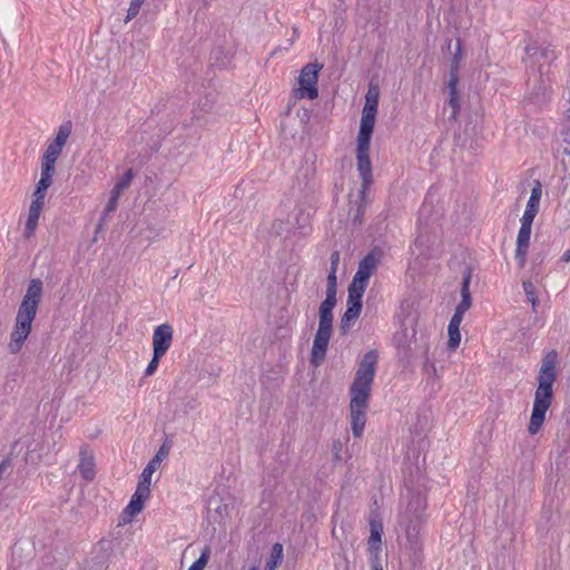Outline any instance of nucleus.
Segmentation results:
<instances>
[{
	"instance_id": "nucleus-48",
	"label": "nucleus",
	"mask_w": 570,
	"mask_h": 570,
	"mask_svg": "<svg viewBox=\"0 0 570 570\" xmlns=\"http://www.w3.org/2000/svg\"><path fill=\"white\" fill-rule=\"evenodd\" d=\"M364 214V206L363 205H358L357 207V213L356 215L354 216V222H360L362 220V215Z\"/></svg>"
},
{
	"instance_id": "nucleus-15",
	"label": "nucleus",
	"mask_w": 570,
	"mask_h": 570,
	"mask_svg": "<svg viewBox=\"0 0 570 570\" xmlns=\"http://www.w3.org/2000/svg\"><path fill=\"white\" fill-rule=\"evenodd\" d=\"M169 445L166 443H163V445L159 448L156 455L148 462V464L142 470L139 480L150 484L151 483V475L155 473V471L159 468L161 461L168 456L169 454Z\"/></svg>"
},
{
	"instance_id": "nucleus-52",
	"label": "nucleus",
	"mask_w": 570,
	"mask_h": 570,
	"mask_svg": "<svg viewBox=\"0 0 570 570\" xmlns=\"http://www.w3.org/2000/svg\"><path fill=\"white\" fill-rule=\"evenodd\" d=\"M343 570H350V562L345 559L344 560V568Z\"/></svg>"
},
{
	"instance_id": "nucleus-25",
	"label": "nucleus",
	"mask_w": 570,
	"mask_h": 570,
	"mask_svg": "<svg viewBox=\"0 0 570 570\" xmlns=\"http://www.w3.org/2000/svg\"><path fill=\"white\" fill-rule=\"evenodd\" d=\"M370 551V563L371 568L376 567H383V554H382V547H368Z\"/></svg>"
},
{
	"instance_id": "nucleus-4",
	"label": "nucleus",
	"mask_w": 570,
	"mask_h": 570,
	"mask_svg": "<svg viewBox=\"0 0 570 570\" xmlns=\"http://www.w3.org/2000/svg\"><path fill=\"white\" fill-rule=\"evenodd\" d=\"M375 119L370 116H362L360 130L356 139V166L362 185L360 196L362 200L373 183L372 163L370 158L371 138L374 130Z\"/></svg>"
},
{
	"instance_id": "nucleus-8",
	"label": "nucleus",
	"mask_w": 570,
	"mask_h": 570,
	"mask_svg": "<svg viewBox=\"0 0 570 570\" xmlns=\"http://www.w3.org/2000/svg\"><path fill=\"white\" fill-rule=\"evenodd\" d=\"M381 261V253L379 250H371L358 263L357 271L353 276L354 282L368 285V281L373 273L376 271Z\"/></svg>"
},
{
	"instance_id": "nucleus-22",
	"label": "nucleus",
	"mask_w": 570,
	"mask_h": 570,
	"mask_svg": "<svg viewBox=\"0 0 570 570\" xmlns=\"http://www.w3.org/2000/svg\"><path fill=\"white\" fill-rule=\"evenodd\" d=\"M540 203L528 200L525 210L521 217V223L531 224L533 223L538 212Z\"/></svg>"
},
{
	"instance_id": "nucleus-30",
	"label": "nucleus",
	"mask_w": 570,
	"mask_h": 570,
	"mask_svg": "<svg viewBox=\"0 0 570 570\" xmlns=\"http://www.w3.org/2000/svg\"><path fill=\"white\" fill-rule=\"evenodd\" d=\"M55 165H56V161H53V160L49 161V160L42 158L41 175L52 179V176L55 174Z\"/></svg>"
},
{
	"instance_id": "nucleus-35",
	"label": "nucleus",
	"mask_w": 570,
	"mask_h": 570,
	"mask_svg": "<svg viewBox=\"0 0 570 570\" xmlns=\"http://www.w3.org/2000/svg\"><path fill=\"white\" fill-rule=\"evenodd\" d=\"M45 197L46 196L33 194L29 209L32 212H39L41 214V210L45 206Z\"/></svg>"
},
{
	"instance_id": "nucleus-16",
	"label": "nucleus",
	"mask_w": 570,
	"mask_h": 570,
	"mask_svg": "<svg viewBox=\"0 0 570 570\" xmlns=\"http://www.w3.org/2000/svg\"><path fill=\"white\" fill-rule=\"evenodd\" d=\"M109 548L106 547L104 541H100L94 551L90 559L86 560V567L88 570H102L106 569L109 561Z\"/></svg>"
},
{
	"instance_id": "nucleus-7",
	"label": "nucleus",
	"mask_w": 570,
	"mask_h": 570,
	"mask_svg": "<svg viewBox=\"0 0 570 570\" xmlns=\"http://www.w3.org/2000/svg\"><path fill=\"white\" fill-rule=\"evenodd\" d=\"M322 66L318 63H307L303 67L301 76L298 78L301 88V97H307L308 99H315L318 96L317 79L318 71Z\"/></svg>"
},
{
	"instance_id": "nucleus-39",
	"label": "nucleus",
	"mask_w": 570,
	"mask_h": 570,
	"mask_svg": "<svg viewBox=\"0 0 570 570\" xmlns=\"http://www.w3.org/2000/svg\"><path fill=\"white\" fill-rule=\"evenodd\" d=\"M342 450H343L342 442L340 440L333 441L332 452H333V459H334L335 462L341 461V459H342V456H341Z\"/></svg>"
},
{
	"instance_id": "nucleus-10",
	"label": "nucleus",
	"mask_w": 570,
	"mask_h": 570,
	"mask_svg": "<svg viewBox=\"0 0 570 570\" xmlns=\"http://www.w3.org/2000/svg\"><path fill=\"white\" fill-rule=\"evenodd\" d=\"M173 327L168 323L161 324L153 333V351L165 355L173 342Z\"/></svg>"
},
{
	"instance_id": "nucleus-14",
	"label": "nucleus",
	"mask_w": 570,
	"mask_h": 570,
	"mask_svg": "<svg viewBox=\"0 0 570 570\" xmlns=\"http://www.w3.org/2000/svg\"><path fill=\"white\" fill-rule=\"evenodd\" d=\"M78 471L86 481H91L96 476L95 456L87 445L80 448Z\"/></svg>"
},
{
	"instance_id": "nucleus-9",
	"label": "nucleus",
	"mask_w": 570,
	"mask_h": 570,
	"mask_svg": "<svg viewBox=\"0 0 570 570\" xmlns=\"http://www.w3.org/2000/svg\"><path fill=\"white\" fill-rule=\"evenodd\" d=\"M72 125L70 121H66L61 124L58 128L56 138L52 142H50L46 151L42 156L43 159L57 161L58 157L62 153V148L66 145L70 134H71Z\"/></svg>"
},
{
	"instance_id": "nucleus-20",
	"label": "nucleus",
	"mask_w": 570,
	"mask_h": 570,
	"mask_svg": "<svg viewBox=\"0 0 570 570\" xmlns=\"http://www.w3.org/2000/svg\"><path fill=\"white\" fill-rule=\"evenodd\" d=\"M456 87L458 83L452 85L451 80L448 81V88L450 89L449 105L452 107V112L449 117L451 120H456L460 109L459 92Z\"/></svg>"
},
{
	"instance_id": "nucleus-44",
	"label": "nucleus",
	"mask_w": 570,
	"mask_h": 570,
	"mask_svg": "<svg viewBox=\"0 0 570 570\" xmlns=\"http://www.w3.org/2000/svg\"><path fill=\"white\" fill-rule=\"evenodd\" d=\"M198 107L205 112H209L214 107V101L209 97H205L204 101H199Z\"/></svg>"
},
{
	"instance_id": "nucleus-3",
	"label": "nucleus",
	"mask_w": 570,
	"mask_h": 570,
	"mask_svg": "<svg viewBox=\"0 0 570 570\" xmlns=\"http://www.w3.org/2000/svg\"><path fill=\"white\" fill-rule=\"evenodd\" d=\"M42 295V281L40 278L31 279L19 305L14 326L10 334V342L8 344V348L12 354H17L18 352H20L24 341L30 334L31 325L36 318Z\"/></svg>"
},
{
	"instance_id": "nucleus-34",
	"label": "nucleus",
	"mask_w": 570,
	"mask_h": 570,
	"mask_svg": "<svg viewBox=\"0 0 570 570\" xmlns=\"http://www.w3.org/2000/svg\"><path fill=\"white\" fill-rule=\"evenodd\" d=\"M379 88L371 85L365 96V104L379 105Z\"/></svg>"
},
{
	"instance_id": "nucleus-13",
	"label": "nucleus",
	"mask_w": 570,
	"mask_h": 570,
	"mask_svg": "<svg viewBox=\"0 0 570 570\" xmlns=\"http://www.w3.org/2000/svg\"><path fill=\"white\" fill-rule=\"evenodd\" d=\"M462 41L461 38H455V42L452 40L448 41L446 49L452 55L451 65H450V75L449 80L451 83H459V69L462 61Z\"/></svg>"
},
{
	"instance_id": "nucleus-5",
	"label": "nucleus",
	"mask_w": 570,
	"mask_h": 570,
	"mask_svg": "<svg viewBox=\"0 0 570 570\" xmlns=\"http://www.w3.org/2000/svg\"><path fill=\"white\" fill-rule=\"evenodd\" d=\"M425 503L420 499H412L405 510L399 515V525L404 531L406 541L411 549L421 551L422 529L424 524Z\"/></svg>"
},
{
	"instance_id": "nucleus-27",
	"label": "nucleus",
	"mask_w": 570,
	"mask_h": 570,
	"mask_svg": "<svg viewBox=\"0 0 570 570\" xmlns=\"http://www.w3.org/2000/svg\"><path fill=\"white\" fill-rule=\"evenodd\" d=\"M209 559V550L206 548L199 558L188 568V570H204Z\"/></svg>"
},
{
	"instance_id": "nucleus-29",
	"label": "nucleus",
	"mask_w": 570,
	"mask_h": 570,
	"mask_svg": "<svg viewBox=\"0 0 570 570\" xmlns=\"http://www.w3.org/2000/svg\"><path fill=\"white\" fill-rule=\"evenodd\" d=\"M51 184L52 179L41 175L33 194L46 196V190L51 186Z\"/></svg>"
},
{
	"instance_id": "nucleus-12",
	"label": "nucleus",
	"mask_w": 570,
	"mask_h": 570,
	"mask_svg": "<svg viewBox=\"0 0 570 570\" xmlns=\"http://www.w3.org/2000/svg\"><path fill=\"white\" fill-rule=\"evenodd\" d=\"M150 494V484L138 481L135 493L132 494L128 505L125 508V513L130 517L138 514L145 505L146 500Z\"/></svg>"
},
{
	"instance_id": "nucleus-2",
	"label": "nucleus",
	"mask_w": 570,
	"mask_h": 570,
	"mask_svg": "<svg viewBox=\"0 0 570 570\" xmlns=\"http://www.w3.org/2000/svg\"><path fill=\"white\" fill-rule=\"evenodd\" d=\"M558 353L549 351L541 361V366L537 377L538 386L534 392V401L528 432L535 435L542 428L546 414L553 400V383L557 380Z\"/></svg>"
},
{
	"instance_id": "nucleus-41",
	"label": "nucleus",
	"mask_w": 570,
	"mask_h": 570,
	"mask_svg": "<svg viewBox=\"0 0 570 570\" xmlns=\"http://www.w3.org/2000/svg\"><path fill=\"white\" fill-rule=\"evenodd\" d=\"M377 106L379 105L365 104L362 110V116H370L376 118Z\"/></svg>"
},
{
	"instance_id": "nucleus-50",
	"label": "nucleus",
	"mask_w": 570,
	"mask_h": 570,
	"mask_svg": "<svg viewBox=\"0 0 570 570\" xmlns=\"http://www.w3.org/2000/svg\"><path fill=\"white\" fill-rule=\"evenodd\" d=\"M560 261H561V262H563V263H569V262H570V249H567V250L562 254V256H561Z\"/></svg>"
},
{
	"instance_id": "nucleus-49",
	"label": "nucleus",
	"mask_w": 570,
	"mask_h": 570,
	"mask_svg": "<svg viewBox=\"0 0 570 570\" xmlns=\"http://www.w3.org/2000/svg\"><path fill=\"white\" fill-rule=\"evenodd\" d=\"M121 195H122V193L120 190H118L116 187H112V189L110 190V197L109 198L119 200Z\"/></svg>"
},
{
	"instance_id": "nucleus-28",
	"label": "nucleus",
	"mask_w": 570,
	"mask_h": 570,
	"mask_svg": "<svg viewBox=\"0 0 570 570\" xmlns=\"http://www.w3.org/2000/svg\"><path fill=\"white\" fill-rule=\"evenodd\" d=\"M522 286L527 298L531 302L532 306L535 307L538 299L535 297V288L533 283L530 281H524Z\"/></svg>"
},
{
	"instance_id": "nucleus-40",
	"label": "nucleus",
	"mask_w": 570,
	"mask_h": 570,
	"mask_svg": "<svg viewBox=\"0 0 570 570\" xmlns=\"http://www.w3.org/2000/svg\"><path fill=\"white\" fill-rule=\"evenodd\" d=\"M541 195H542L541 184L539 181H537L535 185L531 189V195H530L529 200L540 203Z\"/></svg>"
},
{
	"instance_id": "nucleus-38",
	"label": "nucleus",
	"mask_w": 570,
	"mask_h": 570,
	"mask_svg": "<svg viewBox=\"0 0 570 570\" xmlns=\"http://www.w3.org/2000/svg\"><path fill=\"white\" fill-rule=\"evenodd\" d=\"M118 202H119V200H116V199H111V198H109V200H108V203H107V205H106V207H105V209H104L102 217H101V222H104V220H105V218H106V216H107L108 214L114 213V212L117 209V207H118ZM101 224H102V223H100V224H99V227H101Z\"/></svg>"
},
{
	"instance_id": "nucleus-24",
	"label": "nucleus",
	"mask_w": 570,
	"mask_h": 570,
	"mask_svg": "<svg viewBox=\"0 0 570 570\" xmlns=\"http://www.w3.org/2000/svg\"><path fill=\"white\" fill-rule=\"evenodd\" d=\"M134 178V171L132 169H128L125 171V174L117 179L114 187H116L118 190L124 193L131 184Z\"/></svg>"
},
{
	"instance_id": "nucleus-37",
	"label": "nucleus",
	"mask_w": 570,
	"mask_h": 570,
	"mask_svg": "<svg viewBox=\"0 0 570 570\" xmlns=\"http://www.w3.org/2000/svg\"><path fill=\"white\" fill-rule=\"evenodd\" d=\"M269 559L275 560L277 562H282L283 559V546L281 543H275L272 547V552Z\"/></svg>"
},
{
	"instance_id": "nucleus-53",
	"label": "nucleus",
	"mask_w": 570,
	"mask_h": 570,
	"mask_svg": "<svg viewBox=\"0 0 570 570\" xmlns=\"http://www.w3.org/2000/svg\"><path fill=\"white\" fill-rule=\"evenodd\" d=\"M371 570H383V567H376V566H374V567H372V568H371Z\"/></svg>"
},
{
	"instance_id": "nucleus-6",
	"label": "nucleus",
	"mask_w": 570,
	"mask_h": 570,
	"mask_svg": "<svg viewBox=\"0 0 570 570\" xmlns=\"http://www.w3.org/2000/svg\"><path fill=\"white\" fill-rule=\"evenodd\" d=\"M318 328L313 340L311 364L315 367L320 366L326 356L328 342L333 334V311L318 309Z\"/></svg>"
},
{
	"instance_id": "nucleus-54",
	"label": "nucleus",
	"mask_w": 570,
	"mask_h": 570,
	"mask_svg": "<svg viewBox=\"0 0 570 570\" xmlns=\"http://www.w3.org/2000/svg\"><path fill=\"white\" fill-rule=\"evenodd\" d=\"M252 570H256V568L254 567V568H252Z\"/></svg>"
},
{
	"instance_id": "nucleus-31",
	"label": "nucleus",
	"mask_w": 570,
	"mask_h": 570,
	"mask_svg": "<svg viewBox=\"0 0 570 570\" xmlns=\"http://www.w3.org/2000/svg\"><path fill=\"white\" fill-rule=\"evenodd\" d=\"M336 294L326 293L325 299L321 303L320 308L322 311H333L336 305Z\"/></svg>"
},
{
	"instance_id": "nucleus-43",
	"label": "nucleus",
	"mask_w": 570,
	"mask_h": 570,
	"mask_svg": "<svg viewBox=\"0 0 570 570\" xmlns=\"http://www.w3.org/2000/svg\"><path fill=\"white\" fill-rule=\"evenodd\" d=\"M355 321V318L353 317H348L346 318V314H343L342 318H341V323H340V330L343 334H345L350 327H351V322Z\"/></svg>"
},
{
	"instance_id": "nucleus-51",
	"label": "nucleus",
	"mask_w": 570,
	"mask_h": 570,
	"mask_svg": "<svg viewBox=\"0 0 570 570\" xmlns=\"http://www.w3.org/2000/svg\"><path fill=\"white\" fill-rule=\"evenodd\" d=\"M429 366H430L433 371H435L434 365H433V364H429V362H426V363L424 364V370H428V367H429Z\"/></svg>"
},
{
	"instance_id": "nucleus-42",
	"label": "nucleus",
	"mask_w": 570,
	"mask_h": 570,
	"mask_svg": "<svg viewBox=\"0 0 570 570\" xmlns=\"http://www.w3.org/2000/svg\"><path fill=\"white\" fill-rule=\"evenodd\" d=\"M142 1L144 0H132L131 1L130 7L128 9V18L135 17L138 13V11L142 4Z\"/></svg>"
},
{
	"instance_id": "nucleus-32",
	"label": "nucleus",
	"mask_w": 570,
	"mask_h": 570,
	"mask_svg": "<svg viewBox=\"0 0 570 570\" xmlns=\"http://www.w3.org/2000/svg\"><path fill=\"white\" fill-rule=\"evenodd\" d=\"M525 52L530 57H535V56L540 55L543 58H549L550 50L549 49H539L534 45H528L525 47Z\"/></svg>"
},
{
	"instance_id": "nucleus-17",
	"label": "nucleus",
	"mask_w": 570,
	"mask_h": 570,
	"mask_svg": "<svg viewBox=\"0 0 570 570\" xmlns=\"http://www.w3.org/2000/svg\"><path fill=\"white\" fill-rule=\"evenodd\" d=\"M470 283H471V269L466 268L463 275L462 286H461V302L455 307V309L465 313L472 304V298L470 294Z\"/></svg>"
},
{
	"instance_id": "nucleus-45",
	"label": "nucleus",
	"mask_w": 570,
	"mask_h": 570,
	"mask_svg": "<svg viewBox=\"0 0 570 570\" xmlns=\"http://www.w3.org/2000/svg\"><path fill=\"white\" fill-rule=\"evenodd\" d=\"M330 261H331V271L337 272V267H338V264H340V252L334 250L331 254Z\"/></svg>"
},
{
	"instance_id": "nucleus-1",
	"label": "nucleus",
	"mask_w": 570,
	"mask_h": 570,
	"mask_svg": "<svg viewBox=\"0 0 570 570\" xmlns=\"http://www.w3.org/2000/svg\"><path fill=\"white\" fill-rule=\"evenodd\" d=\"M377 361V351L371 350L366 352L358 363L355 377L350 387L351 429L355 438H361L364 432L366 424V410L368 407Z\"/></svg>"
},
{
	"instance_id": "nucleus-26",
	"label": "nucleus",
	"mask_w": 570,
	"mask_h": 570,
	"mask_svg": "<svg viewBox=\"0 0 570 570\" xmlns=\"http://www.w3.org/2000/svg\"><path fill=\"white\" fill-rule=\"evenodd\" d=\"M163 356V354L153 351V357L145 370V376H151L156 372Z\"/></svg>"
},
{
	"instance_id": "nucleus-23",
	"label": "nucleus",
	"mask_w": 570,
	"mask_h": 570,
	"mask_svg": "<svg viewBox=\"0 0 570 570\" xmlns=\"http://www.w3.org/2000/svg\"><path fill=\"white\" fill-rule=\"evenodd\" d=\"M39 217H40L39 212H32L29 209L28 218L26 222V228H24V237L26 238H30L35 234V230L38 226Z\"/></svg>"
},
{
	"instance_id": "nucleus-47",
	"label": "nucleus",
	"mask_w": 570,
	"mask_h": 570,
	"mask_svg": "<svg viewBox=\"0 0 570 570\" xmlns=\"http://www.w3.org/2000/svg\"><path fill=\"white\" fill-rule=\"evenodd\" d=\"M278 564L279 562L268 558L265 564V570H275L278 567Z\"/></svg>"
},
{
	"instance_id": "nucleus-19",
	"label": "nucleus",
	"mask_w": 570,
	"mask_h": 570,
	"mask_svg": "<svg viewBox=\"0 0 570 570\" xmlns=\"http://www.w3.org/2000/svg\"><path fill=\"white\" fill-rule=\"evenodd\" d=\"M367 286L352 281L348 286L346 304H356L363 306L362 298Z\"/></svg>"
},
{
	"instance_id": "nucleus-33",
	"label": "nucleus",
	"mask_w": 570,
	"mask_h": 570,
	"mask_svg": "<svg viewBox=\"0 0 570 570\" xmlns=\"http://www.w3.org/2000/svg\"><path fill=\"white\" fill-rule=\"evenodd\" d=\"M335 271H330L327 276L326 293L336 294L337 292V277Z\"/></svg>"
},
{
	"instance_id": "nucleus-11",
	"label": "nucleus",
	"mask_w": 570,
	"mask_h": 570,
	"mask_svg": "<svg viewBox=\"0 0 570 570\" xmlns=\"http://www.w3.org/2000/svg\"><path fill=\"white\" fill-rule=\"evenodd\" d=\"M531 224L521 223L517 236L515 259L520 268L525 266L527 254L530 246Z\"/></svg>"
},
{
	"instance_id": "nucleus-18",
	"label": "nucleus",
	"mask_w": 570,
	"mask_h": 570,
	"mask_svg": "<svg viewBox=\"0 0 570 570\" xmlns=\"http://www.w3.org/2000/svg\"><path fill=\"white\" fill-rule=\"evenodd\" d=\"M370 530L371 534L368 538V547H381L382 546V534H383V523L381 518L376 515H372L370 520Z\"/></svg>"
},
{
	"instance_id": "nucleus-46",
	"label": "nucleus",
	"mask_w": 570,
	"mask_h": 570,
	"mask_svg": "<svg viewBox=\"0 0 570 570\" xmlns=\"http://www.w3.org/2000/svg\"><path fill=\"white\" fill-rule=\"evenodd\" d=\"M463 315H464V313L455 309V312H454L453 316L451 317L449 324L460 326L461 323H462V320H463Z\"/></svg>"
},
{
	"instance_id": "nucleus-36",
	"label": "nucleus",
	"mask_w": 570,
	"mask_h": 570,
	"mask_svg": "<svg viewBox=\"0 0 570 570\" xmlns=\"http://www.w3.org/2000/svg\"><path fill=\"white\" fill-rule=\"evenodd\" d=\"M346 305H347V307H346V311L344 312V314H346V318L353 317L356 320L361 314L362 306L356 305V304H346Z\"/></svg>"
},
{
	"instance_id": "nucleus-21",
	"label": "nucleus",
	"mask_w": 570,
	"mask_h": 570,
	"mask_svg": "<svg viewBox=\"0 0 570 570\" xmlns=\"http://www.w3.org/2000/svg\"><path fill=\"white\" fill-rule=\"evenodd\" d=\"M448 347L451 351H455L461 342V333H460V326L458 325H448Z\"/></svg>"
}]
</instances>
